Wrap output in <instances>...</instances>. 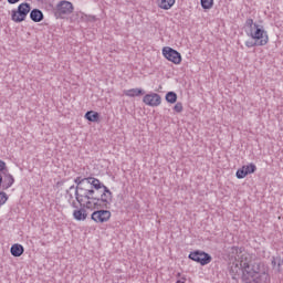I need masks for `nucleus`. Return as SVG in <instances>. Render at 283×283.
Returning <instances> with one entry per match:
<instances>
[{
  "mask_svg": "<svg viewBox=\"0 0 283 283\" xmlns=\"http://www.w3.org/2000/svg\"><path fill=\"white\" fill-rule=\"evenodd\" d=\"M76 187L71 186L70 191L75 189V200L86 209H107L114 198L112 190L94 177L74 179Z\"/></svg>",
  "mask_w": 283,
  "mask_h": 283,
  "instance_id": "obj_1",
  "label": "nucleus"
},
{
  "mask_svg": "<svg viewBox=\"0 0 283 283\" xmlns=\"http://www.w3.org/2000/svg\"><path fill=\"white\" fill-rule=\"evenodd\" d=\"M229 258L235 260L229 266V274L232 280L242 283H266L269 282V272L260 262H251L249 254L244 253L243 248L231 247L228 249Z\"/></svg>",
  "mask_w": 283,
  "mask_h": 283,
  "instance_id": "obj_2",
  "label": "nucleus"
},
{
  "mask_svg": "<svg viewBox=\"0 0 283 283\" xmlns=\"http://www.w3.org/2000/svg\"><path fill=\"white\" fill-rule=\"evenodd\" d=\"M30 10H32L30 3L23 2L19 4L18 10L11 11V21L14 23H23V21H25L28 18V14H30Z\"/></svg>",
  "mask_w": 283,
  "mask_h": 283,
  "instance_id": "obj_3",
  "label": "nucleus"
},
{
  "mask_svg": "<svg viewBox=\"0 0 283 283\" xmlns=\"http://www.w3.org/2000/svg\"><path fill=\"white\" fill-rule=\"evenodd\" d=\"M248 36H251L253 41H263V45H266L269 43V34L264 30V27L260 24H254L253 29H250L247 32Z\"/></svg>",
  "mask_w": 283,
  "mask_h": 283,
  "instance_id": "obj_4",
  "label": "nucleus"
},
{
  "mask_svg": "<svg viewBox=\"0 0 283 283\" xmlns=\"http://www.w3.org/2000/svg\"><path fill=\"white\" fill-rule=\"evenodd\" d=\"M188 258L189 260H192V262H197L201 266H207V264H210V262L213 260V258H211V254L202 250H196L190 252Z\"/></svg>",
  "mask_w": 283,
  "mask_h": 283,
  "instance_id": "obj_5",
  "label": "nucleus"
},
{
  "mask_svg": "<svg viewBox=\"0 0 283 283\" xmlns=\"http://www.w3.org/2000/svg\"><path fill=\"white\" fill-rule=\"evenodd\" d=\"M163 54L167 61H170L175 65H180V63H182V55L169 46L163 49Z\"/></svg>",
  "mask_w": 283,
  "mask_h": 283,
  "instance_id": "obj_6",
  "label": "nucleus"
},
{
  "mask_svg": "<svg viewBox=\"0 0 283 283\" xmlns=\"http://www.w3.org/2000/svg\"><path fill=\"white\" fill-rule=\"evenodd\" d=\"M112 218V212L109 210H95L91 219L93 222H97V224H103L105 222H109V219Z\"/></svg>",
  "mask_w": 283,
  "mask_h": 283,
  "instance_id": "obj_7",
  "label": "nucleus"
},
{
  "mask_svg": "<svg viewBox=\"0 0 283 283\" xmlns=\"http://www.w3.org/2000/svg\"><path fill=\"white\" fill-rule=\"evenodd\" d=\"M74 12V6L70 1L62 0L56 6L55 14L57 17H64V14H72Z\"/></svg>",
  "mask_w": 283,
  "mask_h": 283,
  "instance_id": "obj_8",
  "label": "nucleus"
},
{
  "mask_svg": "<svg viewBox=\"0 0 283 283\" xmlns=\"http://www.w3.org/2000/svg\"><path fill=\"white\" fill-rule=\"evenodd\" d=\"M143 102L145 105H149V107H158V105L163 103V98L157 93H153L146 94L143 98Z\"/></svg>",
  "mask_w": 283,
  "mask_h": 283,
  "instance_id": "obj_9",
  "label": "nucleus"
},
{
  "mask_svg": "<svg viewBox=\"0 0 283 283\" xmlns=\"http://www.w3.org/2000/svg\"><path fill=\"white\" fill-rule=\"evenodd\" d=\"M12 185H14V177L8 170L2 172V182H1L2 189L3 190L10 189Z\"/></svg>",
  "mask_w": 283,
  "mask_h": 283,
  "instance_id": "obj_10",
  "label": "nucleus"
},
{
  "mask_svg": "<svg viewBox=\"0 0 283 283\" xmlns=\"http://www.w3.org/2000/svg\"><path fill=\"white\" fill-rule=\"evenodd\" d=\"M251 170H245L244 166H242V168L237 170V178L239 180H242V178H247V176H249V174H255V171L258 170V167L255 166V164H250Z\"/></svg>",
  "mask_w": 283,
  "mask_h": 283,
  "instance_id": "obj_11",
  "label": "nucleus"
},
{
  "mask_svg": "<svg viewBox=\"0 0 283 283\" xmlns=\"http://www.w3.org/2000/svg\"><path fill=\"white\" fill-rule=\"evenodd\" d=\"M85 202H87V201H84L81 205V207H83V208L73 211V217L75 220H78V221L87 220V210H85V209H87V207L84 206Z\"/></svg>",
  "mask_w": 283,
  "mask_h": 283,
  "instance_id": "obj_12",
  "label": "nucleus"
},
{
  "mask_svg": "<svg viewBox=\"0 0 283 283\" xmlns=\"http://www.w3.org/2000/svg\"><path fill=\"white\" fill-rule=\"evenodd\" d=\"M30 19L31 21H33L34 23H41V21H43L44 15H43V11H41L40 9H33L30 12Z\"/></svg>",
  "mask_w": 283,
  "mask_h": 283,
  "instance_id": "obj_13",
  "label": "nucleus"
},
{
  "mask_svg": "<svg viewBox=\"0 0 283 283\" xmlns=\"http://www.w3.org/2000/svg\"><path fill=\"white\" fill-rule=\"evenodd\" d=\"M11 255H13V258H21L22 253L25 251V249L23 248V245L15 243L11 247Z\"/></svg>",
  "mask_w": 283,
  "mask_h": 283,
  "instance_id": "obj_14",
  "label": "nucleus"
},
{
  "mask_svg": "<svg viewBox=\"0 0 283 283\" xmlns=\"http://www.w3.org/2000/svg\"><path fill=\"white\" fill-rule=\"evenodd\" d=\"M84 118H86V120H90V123H98L101 115L98 114V112L87 111L84 115Z\"/></svg>",
  "mask_w": 283,
  "mask_h": 283,
  "instance_id": "obj_15",
  "label": "nucleus"
},
{
  "mask_svg": "<svg viewBox=\"0 0 283 283\" xmlns=\"http://www.w3.org/2000/svg\"><path fill=\"white\" fill-rule=\"evenodd\" d=\"M125 96H129L130 98H134V96H143L145 94V91L142 88H130L127 91H124Z\"/></svg>",
  "mask_w": 283,
  "mask_h": 283,
  "instance_id": "obj_16",
  "label": "nucleus"
},
{
  "mask_svg": "<svg viewBox=\"0 0 283 283\" xmlns=\"http://www.w3.org/2000/svg\"><path fill=\"white\" fill-rule=\"evenodd\" d=\"M174 3H176V0H161L159 8H161V10H170L174 7Z\"/></svg>",
  "mask_w": 283,
  "mask_h": 283,
  "instance_id": "obj_17",
  "label": "nucleus"
},
{
  "mask_svg": "<svg viewBox=\"0 0 283 283\" xmlns=\"http://www.w3.org/2000/svg\"><path fill=\"white\" fill-rule=\"evenodd\" d=\"M263 45H264V41H256L253 39L245 41L247 48H259V46H263Z\"/></svg>",
  "mask_w": 283,
  "mask_h": 283,
  "instance_id": "obj_18",
  "label": "nucleus"
},
{
  "mask_svg": "<svg viewBox=\"0 0 283 283\" xmlns=\"http://www.w3.org/2000/svg\"><path fill=\"white\" fill-rule=\"evenodd\" d=\"M166 101L167 103H170V104L176 103V101H178V94H176V92H172V91L168 92L166 94Z\"/></svg>",
  "mask_w": 283,
  "mask_h": 283,
  "instance_id": "obj_19",
  "label": "nucleus"
},
{
  "mask_svg": "<svg viewBox=\"0 0 283 283\" xmlns=\"http://www.w3.org/2000/svg\"><path fill=\"white\" fill-rule=\"evenodd\" d=\"M283 264V259L280 256H273L272 259V266L273 269H277L280 271V268Z\"/></svg>",
  "mask_w": 283,
  "mask_h": 283,
  "instance_id": "obj_20",
  "label": "nucleus"
},
{
  "mask_svg": "<svg viewBox=\"0 0 283 283\" xmlns=\"http://www.w3.org/2000/svg\"><path fill=\"white\" fill-rule=\"evenodd\" d=\"M4 171H8V167L6 166V161L0 159V187H1V184L3 182L2 174H4Z\"/></svg>",
  "mask_w": 283,
  "mask_h": 283,
  "instance_id": "obj_21",
  "label": "nucleus"
},
{
  "mask_svg": "<svg viewBox=\"0 0 283 283\" xmlns=\"http://www.w3.org/2000/svg\"><path fill=\"white\" fill-rule=\"evenodd\" d=\"M201 8L203 10H211L213 8V0H201Z\"/></svg>",
  "mask_w": 283,
  "mask_h": 283,
  "instance_id": "obj_22",
  "label": "nucleus"
},
{
  "mask_svg": "<svg viewBox=\"0 0 283 283\" xmlns=\"http://www.w3.org/2000/svg\"><path fill=\"white\" fill-rule=\"evenodd\" d=\"M8 202V195L6 192H0V207H3Z\"/></svg>",
  "mask_w": 283,
  "mask_h": 283,
  "instance_id": "obj_23",
  "label": "nucleus"
},
{
  "mask_svg": "<svg viewBox=\"0 0 283 283\" xmlns=\"http://www.w3.org/2000/svg\"><path fill=\"white\" fill-rule=\"evenodd\" d=\"M245 25H247V28H250V30H253L255 28V25H258V23H254L253 19L249 18L245 21Z\"/></svg>",
  "mask_w": 283,
  "mask_h": 283,
  "instance_id": "obj_24",
  "label": "nucleus"
},
{
  "mask_svg": "<svg viewBox=\"0 0 283 283\" xmlns=\"http://www.w3.org/2000/svg\"><path fill=\"white\" fill-rule=\"evenodd\" d=\"M175 112H177V114H180L184 109L182 107V103L178 102L175 106H174Z\"/></svg>",
  "mask_w": 283,
  "mask_h": 283,
  "instance_id": "obj_25",
  "label": "nucleus"
},
{
  "mask_svg": "<svg viewBox=\"0 0 283 283\" xmlns=\"http://www.w3.org/2000/svg\"><path fill=\"white\" fill-rule=\"evenodd\" d=\"M8 3H10L11 6H14V3H19L20 0H7Z\"/></svg>",
  "mask_w": 283,
  "mask_h": 283,
  "instance_id": "obj_26",
  "label": "nucleus"
},
{
  "mask_svg": "<svg viewBox=\"0 0 283 283\" xmlns=\"http://www.w3.org/2000/svg\"><path fill=\"white\" fill-rule=\"evenodd\" d=\"M187 282V276H182L181 280H178L176 283H185Z\"/></svg>",
  "mask_w": 283,
  "mask_h": 283,
  "instance_id": "obj_27",
  "label": "nucleus"
},
{
  "mask_svg": "<svg viewBox=\"0 0 283 283\" xmlns=\"http://www.w3.org/2000/svg\"><path fill=\"white\" fill-rule=\"evenodd\" d=\"M245 171H251V165H248V166H243Z\"/></svg>",
  "mask_w": 283,
  "mask_h": 283,
  "instance_id": "obj_28",
  "label": "nucleus"
},
{
  "mask_svg": "<svg viewBox=\"0 0 283 283\" xmlns=\"http://www.w3.org/2000/svg\"><path fill=\"white\" fill-rule=\"evenodd\" d=\"M180 275H181L180 273H177V277H180Z\"/></svg>",
  "mask_w": 283,
  "mask_h": 283,
  "instance_id": "obj_29",
  "label": "nucleus"
}]
</instances>
